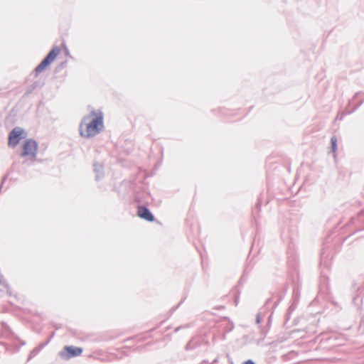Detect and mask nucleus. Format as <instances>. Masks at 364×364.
Listing matches in <instances>:
<instances>
[{
  "label": "nucleus",
  "instance_id": "1a4fd4ad",
  "mask_svg": "<svg viewBox=\"0 0 364 364\" xmlns=\"http://www.w3.org/2000/svg\"><path fill=\"white\" fill-rule=\"evenodd\" d=\"M244 364H255L252 360H248Z\"/></svg>",
  "mask_w": 364,
  "mask_h": 364
},
{
  "label": "nucleus",
  "instance_id": "20e7f679",
  "mask_svg": "<svg viewBox=\"0 0 364 364\" xmlns=\"http://www.w3.org/2000/svg\"><path fill=\"white\" fill-rule=\"evenodd\" d=\"M38 149L37 143L32 139H28L25 141L23 146V152L21 156H32L35 157Z\"/></svg>",
  "mask_w": 364,
  "mask_h": 364
},
{
  "label": "nucleus",
  "instance_id": "9d476101",
  "mask_svg": "<svg viewBox=\"0 0 364 364\" xmlns=\"http://www.w3.org/2000/svg\"><path fill=\"white\" fill-rule=\"evenodd\" d=\"M257 323H259V316H257Z\"/></svg>",
  "mask_w": 364,
  "mask_h": 364
},
{
  "label": "nucleus",
  "instance_id": "423d86ee",
  "mask_svg": "<svg viewBox=\"0 0 364 364\" xmlns=\"http://www.w3.org/2000/svg\"><path fill=\"white\" fill-rule=\"evenodd\" d=\"M138 215L140 218L152 222L154 220V217L152 213L149 211V210L145 207H139L138 210Z\"/></svg>",
  "mask_w": 364,
  "mask_h": 364
},
{
  "label": "nucleus",
  "instance_id": "39448f33",
  "mask_svg": "<svg viewBox=\"0 0 364 364\" xmlns=\"http://www.w3.org/2000/svg\"><path fill=\"white\" fill-rule=\"evenodd\" d=\"M24 134V131L20 127H15L9 134V144L13 147L16 146L20 139L23 136L22 134Z\"/></svg>",
  "mask_w": 364,
  "mask_h": 364
},
{
  "label": "nucleus",
  "instance_id": "7ed1b4c3",
  "mask_svg": "<svg viewBox=\"0 0 364 364\" xmlns=\"http://www.w3.org/2000/svg\"><path fill=\"white\" fill-rule=\"evenodd\" d=\"M82 349L81 348L74 347L72 346H65L63 350L59 353L60 358L65 360L81 355Z\"/></svg>",
  "mask_w": 364,
  "mask_h": 364
},
{
  "label": "nucleus",
  "instance_id": "6e6552de",
  "mask_svg": "<svg viewBox=\"0 0 364 364\" xmlns=\"http://www.w3.org/2000/svg\"><path fill=\"white\" fill-rule=\"evenodd\" d=\"M94 171L97 173L96 175V179L98 180L100 178V173L102 171V166L100 164L95 163L94 164Z\"/></svg>",
  "mask_w": 364,
  "mask_h": 364
},
{
  "label": "nucleus",
  "instance_id": "0eeeda50",
  "mask_svg": "<svg viewBox=\"0 0 364 364\" xmlns=\"http://www.w3.org/2000/svg\"><path fill=\"white\" fill-rule=\"evenodd\" d=\"M331 151L333 153V157L336 158L337 151V138L336 136L331 138Z\"/></svg>",
  "mask_w": 364,
  "mask_h": 364
},
{
  "label": "nucleus",
  "instance_id": "f257e3e1",
  "mask_svg": "<svg viewBox=\"0 0 364 364\" xmlns=\"http://www.w3.org/2000/svg\"><path fill=\"white\" fill-rule=\"evenodd\" d=\"M104 127L103 112L100 109H92L89 114L82 118L79 130L81 136L90 138L100 134Z\"/></svg>",
  "mask_w": 364,
  "mask_h": 364
},
{
  "label": "nucleus",
  "instance_id": "f03ea898",
  "mask_svg": "<svg viewBox=\"0 0 364 364\" xmlns=\"http://www.w3.org/2000/svg\"><path fill=\"white\" fill-rule=\"evenodd\" d=\"M60 49L58 47H54L43 60V61L35 68L33 74L35 77H38L41 73L46 72L50 65L55 60L60 54Z\"/></svg>",
  "mask_w": 364,
  "mask_h": 364
}]
</instances>
